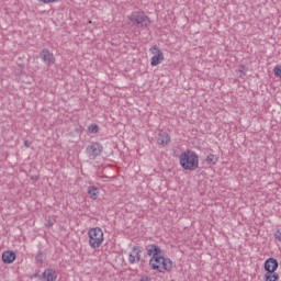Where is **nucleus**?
Masks as SVG:
<instances>
[{
	"label": "nucleus",
	"mask_w": 281,
	"mask_h": 281,
	"mask_svg": "<svg viewBox=\"0 0 281 281\" xmlns=\"http://www.w3.org/2000/svg\"><path fill=\"white\" fill-rule=\"evenodd\" d=\"M180 166L184 170H196L199 168V156L194 151H184L180 155Z\"/></svg>",
	"instance_id": "obj_2"
},
{
	"label": "nucleus",
	"mask_w": 281,
	"mask_h": 281,
	"mask_svg": "<svg viewBox=\"0 0 281 281\" xmlns=\"http://www.w3.org/2000/svg\"><path fill=\"white\" fill-rule=\"evenodd\" d=\"M150 269L154 271H158L159 273H165V271H171L172 269V260L170 258H165L161 254L156 255V257H151L149 260Z\"/></svg>",
	"instance_id": "obj_1"
},
{
	"label": "nucleus",
	"mask_w": 281,
	"mask_h": 281,
	"mask_svg": "<svg viewBox=\"0 0 281 281\" xmlns=\"http://www.w3.org/2000/svg\"><path fill=\"white\" fill-rule=\"evenodd\" d=\"M274 237L277 240H279L281 243V229H278L274 234Z\"/></svg>",
	"instance_id": "obj_20"
},
{
	"label": "nucleus",
	"mask_w": 281,
	"mask_h": 281,
	"mask_svg": "<svg viewBox=\"0 0 281 281\" xmlns=\"http://www.w3.org/2000/svg\"><path fill=\"white\" fill-rule=\"evenodd\" d=\"M280 280V276L276 272H267L265 274V281H278Z\"/></svg>",
	"instance_id": "obj_15"
},
{
	"label": "nucleus",
	"mask_w": 281,
	"mask_h": 281,
	"mask_svg": "<svg viewBox=\"0 0 281 281\" xmlns=\"http://www.w3.org/2000/svg\"><path fill=\"white\" fill-rule=\"evenodd\" d=\"M149 52H151L153 57L150 65L151 67H157V65H160V63H164V52L159 49V46L155 45L153 46Z\"/></svg>",
	"instance_id": "obj_5"
},
{
	"label": "nucleus",
	"mask_w": 281,
	"mask_h": 281,
	"mask_svg": "<svg viewBox=\"0 0 281 281\" xmlns=\"http://www.w3.org/2000/svg\"><path fill=\"white\" fill-rule=\"evenodd\" d=\"M98 131H100V127H98V125L92 124L89 126V132L90 133H98Z\"/></svg>",
	"instance_id": "obj_19"
},
{
	"label": "nucleus",
	"mask_w": 281,
	"mask_h": 281,
	"mask_svg": "<svg viewBox=\"0 0 281 281\" xmlns=\"http://www.w3.org/2000/svg\"><path fill=\"white\" fill-rule=\"evenodd\" d=\"M273 71H274L276 78H281V66H280V65H277V66L273 68Z\"/></svg>",
	"instance_id": "obj_17"
},
{
	"label": "nucleus",
	"mask_w": 281,
	"mask_h": 281,
	"mask_svg": "<svg viewBox=\"0 0 281 281\" xmlns=\"http://www.w3.org/2000/svg\"><path fill=\"white\" fill-rule=\"evenodd\" d=\"M35 261L37 262V265H43V252L36 255Z\"/></svg>",
	"instance_id": "obj_18"
},
{
	"label": "nucleus",
	"mask_w": 281,
	"mask_h": 281,
	"mask_svg": "<svg viewBox=\"0 0 281 281\" xmlns=\"http://www.w3.org/2000/svg\"><path fill=\"white\" fill-rule=\"evenodd\" d=\"M128 21L133 23V25H137L138 27H148L150 25V18L144 13V11H135L128 16Z\"/></svg>",
	"instance_id": "obj_4"
},
{
	"label": "nucleus",
	"mask_w": 281,
	"mask_h": 281,
	"mask_svg": "<svg viewBox=\"0 0 281 281\" xmlns=\"http://www.w3.org/2000/svg\"><path fill=\"white\" fill-rule=\"evenodd\" d=\"M265 270L270 273H276L278 270V260L276 258H269L265 262Z\"/></svg>",
	"instance_id": "obj_9"
},
{
	"label": "nucleus",
	"mask_w": 281,
	"mask_h": 281,
	"mask_svg": "<svg viewBox=\"0 0 281 281\" xmlns=\"http://www.w3.org/2000/svg\"><path fill=\"white\" fill-rule=\"evenodd\" d=\"M102 150H104V147H102L100 143H91L87 147V153L92 159H95V157H100V155H102Z\"/></svg>",
	"instance_id": "obj_6"
},
{
	"label": "nucleus",
	"mask_w": 281,
	"mask_h": 281,
	"mask_svg": "<svg viewBox=\"0 0 281 281\" xmlns=\"http://www.w3.org/2000/svg\"><path fill=\"white\" fill-rule=\"evenodd\" d=\"M25 148H30V143L27 140L24 142Z\"/></svg>",
	"instance_id": "obj_23"
},
{
	"label": "nucleus",
	"mask_w": 281,
	"mask_h": 281,
	"mask_svg": "<svg viewBox=\"0 0 281 281\" xmlns=\"http://www.w3.org/2000/svg\"><path fill=\"white\" fill-rule=\"evenodd\" d=\"M40 3H56L58 0H37Z\"/></svg>",
	"instance_id": "obj_22"
},
{
	"label": "nucleus",
	"mask_w": 281,
	"mask_h": 281,
	"mask_svg": "<svg viewBox=\"0 0 281 281\" xmlns=\"http://www.w3.org/2000/svg\"><path fill=\"white\" fill-rule=\"evenodd\" d=\"M147 256H153V258L157 257L161 254V248L155 244L146 246Z\"/></svg>",
	"instance_id": "obj_11"
},
{
	"label": "nucleus",
	"mask_w": 281,
	"mask_h": 281,
	"mask_svg": "<svg viewBox=\"0 0 281 281\" xmlns=\"http://www.w3.org/2000/svg\"><path fill=\"white\" fill-rule=\"evenodd\" d=\"M40 58L43 60V63H45L46 65H54L55 63V57L53 53H49L48 49H43L40 53Z\"/></svg>",
	"instance_id": "obj_8"
},
{
	"label": "nucleus",
	"mask_w": 281,
	"mask_h": 281,
	"mask_svg": "<svg viewBox=\"0 0 281 281\" xmlns=\"http://www.w3.org/2000/svg\"><path fill=\"white\" fill-rule=\"evenodd\" d=\"M139 260H142V248L134 246L128 254V262L130 265H135V262H139Z\"/></svg>",
	"instance_id": "obj_7"
},
{
	"label": "nucleus",
	"mask_w": 281,
	"mask_h": 281,
	"mask_svg": "<svg viewBox=\"0 0 281 281\" xmlns=\"http://www.w3.org/2000/svg\"><path fill=\"white\" fill-rule=\"evenodd\" d=\"M157 143L160 146H168V144H170V135H168L166 132L159 134L157 137Z\"/></svg>",
	"instance_id": "obj_12"
},
{
	"label": "nucleus",
	"mask_w": 281,
	"mask_h": 281,
	"mask_svg": "<svg viewBox=\"0 0 281 281\" xmlns=\"http://www.w3.org/2000/svg\"><path fill=\"white\" fill-rule=\"evenodd\" d=\"M138 281H153V279L148 276H142Z\"/></svg>",
	"instance_id": "obj_21"
},
{
	"label": "nucleus",
	"mask_w": 281,
	"mask_h": 281,
	"mask_svg": "<svg viewBox=\"0 0 281 281\" xmlns=\"http://www.w3.org/2000/svg\"><path fill=\"white\" fill-rule=\"evenodd\" d=\"M16 260V254L12 250H7L2 254V262L4 265H12V262Z\"/></svg>",
	"instance_id": "obj_10"
},
{
	"label": "nucleus",
	"mask_w": 281,
	"mask_h": 281,
	"mask_svg": "<svg viewBox=\"0 0 281 281\" xmlns=\"http://www.w3.org/2000/svg\"><path fill=\"white\" fill-rule=\"evenodd\" d=\"M42 278H44L46 281H56V278H57L56 270L46 269L43 272Z\"/></svg>",
	"instance_id": "obj_13"
},
{
	"label": "nucleus",
	"mask_w": 281,
	"mask_h": 281,
	"mask_svg": "<svg viewBox=\"0 0 281 281\" xmlns=\"http://www.w3.org/2000/svg\"><path fill=\"white\" fill-rule=\"evenodd\" d=\"M205 161L209 164V166H215V164L218 162V157H216L214 154H211L206 157Z\"/></svg>",
	"instance_id": "obj_16"
},
{
	"label": "nucleus",
	"mask_w": 281,
	"mask_h": 281,
	"mask_svg": "<svg viewBox=\"0 0 281 281\" xmlns=\"http://www.w3.org/2000/svg\"><path fill=\"white\" fill-rule=\"evenodd\" d=\"M88 194H89L90 199L95 201V199H98V194H100V191L97 187L91 186L88 188Z\"/></svg>",
	"instance_id": "obj_14"
},
{
	"label": "nucleus",
	"mask_w": 281,
	"mask_h": 281,
	"mask_svg": "<svg viewBox=\"0 0 281 281\" xmlns=\"http://www.w3.org/2000/svg\"><path fill=\"white\" fill-rule=\"evenodd\" d=\"M89 245L92 249H98L104 243V233L102 228L94 227L88 232Z\"/></svg>",
	"instance_id": "obj_3"
}]
</instances>
